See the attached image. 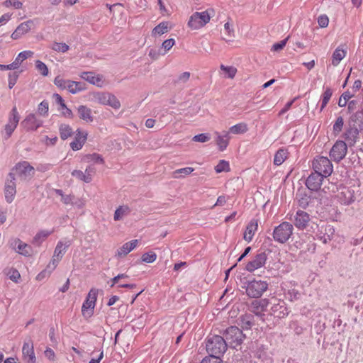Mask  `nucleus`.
Wrapping results in <instances>:
<instances>
[{"mask_svg":"<svg viewBox=\"0 0 363 363\" xmlns=\"http://www.w3.org/2000/svg\"><path fill=\"white\" fill-rule=\"evenodd\" d=\"M228 345L224 337L217 335H209L206 339V349L209 356L220 358L227 350Z\"/></svg>","mask_w":363,"mask_h":363,"instance_id":"nucleus-1","label":"nucleus"},{"mask_svg":"<svg viewBox=\"0 0 363 363\" xmlns=\"http://www.w3.org/2000/svg\"><path fill=\"white\" fill-rule=\"evenodd\" d=\"M223 337L230 347L235 348L243 342V340L245 339V335L239 328L231 326L224 331Z\"/></svg>","mask_w":363,"mask_h":363,"instance_id":"nucleus-2","label":"nucleus"},{"mask_svg":"<svg viewBox=\"0 0 363 363\" xmlns=\"http://www.w3.org/2000/svg\"><path fill=\"white\" fill-rule=\"evenodd\" d=\"M294 226L287 221L281 223L273 230L272 236L274 241L278 243H286L293 234Z\"/></svg>","mask_w":363,"mask_h":363,"instance_id":"nucleus-3","label":"nucleus"},{"mask_svg":"<svg viewBox=\"0 0 363 363\" xmlns=\"http://www.w3.org/2000/svg\"><path fill=\"white\" fill-rule=\"evenodd\" d=\"M243 288L245 289L246 294L250 298H259L268 289L267 281L262 280L248 281L245 283Z\"/></svg>","mask_w":363,"mask_h":363,"instance_id":"nucleus-4","label":"nucleus"},{"mask_svg":"<svg viewBox=\"0 0 363 363\" xmlns=\"http://www.w3.org/2000/svg\"><path fill=\"white\" fill-rule=\"evenodd\" d=\"M98 292V289H91L82 304V313L85 319H89L94 315Z\"/></svg>","mask_w":363,"mask_h":363,"instance_id":"nucleus-5","label":"nucleus"},{"mask_svg":"<svg viewBox=\"0 0 363 363\" xmlns=\"http://www.w3.org/2000/svg\"><path fill=\"white\" fill-rule=\"evenodd\" d=\"M313 171L325 177H329L333 171V165L331 161L323 156L315 157L312 163Z\"/></svg>","mask_w":363,"mask_h":363,"instance_id":"nucleus-6","label":"nucleus"},{"mask_svg":"<svg viewBox=\"0 0 363 363\" xmlns=\"http://www.w3.org/2000/svg\"><path fill=\"white\" fill-rule=\"evenodd\" d=\"M10 172H13L21 180H30L35 174V169L27 161H22L18 162L12 169Z\"/></svg>","mask_w":363,"mask_h":363,"instance_id":"nucleus-7","label":"nucleus"},{"mask_svg":"<svg viewBox=\"0 0 363 363\" xmlns=\"http://www.w3.org/2000/svg\"><path fill=\"white\" fill-rule=\"evenodd\" d=\"M354 186H341L338 189L336 198L338 202L342 205H350L356 199V191Z\"/></svg>","mask_w":363,"mask_h":363,"instance_id":"nucleus-8","label":"nucleus"},{"mask_svg":"<svg viewBox=\"0 0 363 363\" xmlns=\"http://www.w3.org/2000/svg\"><path fill=\"white\" fill-rule=\"evenodd\" d=\"M20 121V115L16 106H13L8 117L7 123L4 126L3 136L5 140L9 139L14 132Z\"/></svg>","mask_w":363,"mask_h":363,"instance_id":"nucleus-9","label":"nucleus"},{"mask_svg":"<svg viewBox=\"0 0 363 363\" xmlns=\"http://www.w3.org/2000/svg\"><path fill=\"white\" fill-rule=\"evenodd\" d=\"M4 194L5 200L8 203L13 201L16 194V177L13 172H9L6 179Z\"/></svg>","mask_w":363,"mask_h":363,"instance_id":"nucleus-10","label":"nucleus"},{"mask_svg":"<svg viewBox=\"0 0 363 363\" xmlns=\"http://www.w3.org/2000/svg\"><path fill=\"white\" fill-rule=\"evenodd\" d=\"M210 19L211 16L207 11L195 12L190 16L188 26L193 30H197L206 26Z\"/></svg>","mask_w":363,"mask_h":363,"instance_id":"nucleus-11","label":"nucleus"},{"mask_svg":"<svg viewBox=\"0 0 363 363\" xmlns=\"http://www.w3.org/2000/svg\"><path fill=\"white\" fill-rule=\"evenodd\" d=\"M96 101L99 104L109 106L117 110L121 108V103L117 97L108 92L97 93L94 96Z\"/></svg>","mask_w":363,"mask_h":363,"instance_id":"nucleus-12","label":"nucleus"},{"mask_svg":"<svg viewBox=\"0 0 363 363\" xmlns=\"http://www.w3.org/2000/svg\"><path fill=\"white\" fill-rule=\"evenodd\" d=\"M347 152V145L343 140H337L330 151V157L336 162L342 160Z\"/></svg>","mask_w":363,"mask_h":363,"instance_id":"nucleus-13","label":"nucleus"},{"mask_svg":"<svg viewBox=\"0 0 363 363\" xmlns=\"http://www.w3.org/2000/svg\"><path fill=\"white\" fill-rule=\"evenodd\" d=\"M270 314L278 318H284L289 314V310L284 301L274 299L269 301Z\"/></svg>","mask_w":363,"mask_h":363,"instance_id":"nucleus-14","label":"nucleus"},{"mask_svg":"<svg viewBox=\"0 0 363 363\" xmlns=\"http://www.w3.org/2000/svg\"><path fill=\"white\" fill-rule=\"evenodd\" d=\"M10 247L15 250L18 254L29 257L33 253V248L30 245L23 242L19 238H13L9 241Z\"/></svg>","mask_w":363,"mask_h":363,"instance_id":"nucleus-15","label":"nucleus"},{"mask_svg":"<svg viewBox=\"0 0 363 363\" xmlns=\"http://www.w3.org/2000/svg\"><path fill=\"white\" fill-rule=\"evenodd\" d=\"M267 259V254L264 251H258L253 259L249 262L246 266L245 269L250 272L262 267Z\"/></svg>","mask_w":363,"mask_h":363,"instance_id":"nucleus-16","label":"nucleus"},{"mask_svg":"<svg viewBox=\"0 0 363 363\" xmlns=\"http://www.w3.org/2000/svg\"><path fill=\"white\" fill-rule=\"evenodd\" d=\"M21 125L26 131H35L43 125V121L38 119L34 113H29L21 121Z\"/></svg>","mask_w":363,"mask_h":363,"instance_id":"nucleus-17","label":"nucleus"},{"mask_svg":"<svg viewBox=\"0 0 363 363\" xmlns=\"http://www.w3.org/2000/svg\"><path fill=\"white\" fill-rule=\"evenodd\" d=\"M326 177L313 171L307 177L305 184L307 188L313 191H317L320 189L323 179Z\"/></svg>","mask_w":363,"mask_h":363,"instance_id":"nucleus-18","label":"nucleus"},{"mask_svg":"<svg viewBox=\"0 0 363 363\" xmlns=\"http://www.w3.org/2000/svg\"><path fill=\"white\" fill-rule=\"evenodd\" d=\"M310 220V214L302 210H298L294 215V224L296 228L303 230L307 228Z\"/></svg>","mask_w":363,"mask_h":363,"instance_id":"nucleus-19","label":"nucleus"},{"mask_svg":"<svg viewBox=\"0 0 363 363\" xmlns=\"http://www.w3.org/2000/svg\"><path fill=\"white\" fill-rule=\"evenodd\" d=\"M22 358L26 363H35L36 357L33 343L31 340L25 342L22 347Z\"/></svg>","mask_w":363,"mask_h":363,"instance_id":"nucleus-20","label":"nucleus"},{"mask_svg":"<svg viewBox=\"0 0 363 363\" xmlns=\"http://www.w3.org/2000/svg\"><path fill=\"white\" fill-rule=\"evenodd\" d=\"M269 301H270L267 298L255 300L251 304L252 311L255 314V315L262 318L264 315L262 312L267 311Z\"/></svg>","mask_w":363,"mask_h":363,"instance_id":"nucleus-21","label":"nucleus"},{"mask_svg":"<svg viewBox=\"0 0 363 363\" xmlns=\"http://www.w3.org/2000/svg\"><path fill=\"white\" fill-rule=\"evenodd\" d=\"M87 133L82 131L79 128L77 130L74 140L70 143V147L74 151L79 150L82 148L87 139Z\"/></svg>","mask_w":363,"mask_h":363,"instance_id":"nucleus-22","label":"nucleus"},{"mask_svg":"<svg viewBox=\"0 0 363 363\" xmlns=\"http://www.w3.org/2000/svg\"><path fill=\"white\" fill-rule=\"evenodd\" d=\"M360 132L361 131L357 129V128L348 125L343 134V138L347 142L349 145H354L359 138V134Z\"/></svg>","mask_w":363,"mask_h":363,"instance_id":"nucleus-23","label":"nucleus"},{"mask_svg":"<svg viewBox=\"0 0 363 363\" xmlns=\"http://www.w3.org/2000/svg\"><path fill=\"white\" fill-rule=\"evenodd\" d=\"M72 244V240L67 238L58 241L54 250V257L62 259Z\"/></svg>","mask_w":363,"mask_h":363,"instance_id":"nucleus-24","label":"nucleus"},{"mask_svg":"<svg viewBox=\"0 0 363 363\" xmlns=\"http://www.w3.org/2000/svg\"><path fill=\"white\" fill-rule=\"evenodd\" d=\"M258 219L252 218L246 227V230L244 233L243 238L245 240L251 242L256 231L258 229Z\"/></svg>","mask_w":363,"mask_h":363,"instance_id":"nucleus-25","label":"nucleus"},{"mask_svg":"<svg viewBox=\"0 0 363 363\" xmlns=\"http://www.w3.org/2000/svg\"><path fill=\"white\" fill-rule=\"evenodd\" d=\"M215 134L216 135V144L218 146L219 150H225L229 144V132L223 130L221 133L216 132Z\"/></svg>","mask_w":363,"mask_h":363,"instance_id":"nucleus-26","label":"nucleus"},{"mask_svg":"<svg viewBox=\"0 0 363 363\" xmlns=\"http://www.w3.org/2000/svg\"><path fill=\"white\" fill-rule=\"evenodd\" d=\"M77 113L80 119L86 123H91L94 121L92 111L84 105H80L77 108Z\"/></svg>","mask_w":363,"mask_h":363,"instance_id":"nucleus-27","label":"nucleus"},{"mask_svg":"<svg viewBox=\"0 0 363 363\" xmlns=\"http://www.w3.org/2000/svg\"><path fill=\"white\" fill-rule=\"evenodd\" d=\"M348 125L357 128L360 131L363 130V113L362 111L353 113L348 121Z\"/></svg>","mask_w":363,"mask_h":363,"instance_id":"nucleus-28","label":"nucleus"},{"mask_svg":"<svg viewBox=\"0 0 363 363\" xmlns=\"http://www.w3.org/2000/svg\"><path fill=\"white\" fill-rule=\"evenodd\" d=\"M320 228V233H323V235L320 237V239L325 244L333 238L335 228L333 225L328 224L322 225Z\"/></svg>","mask_w":363,"mask_h":363,"instance_id":"nucleus-29","label":"nucleus"},{"mask_svg":"<svg viewBox=\"0 0 363 363\" xmlns=\"http://www.w3.org/2000/svg\"><path fill=\"white\" fill-rule=\"evenodd\" d=\"M138 240H133L124 243L117 251L116 256L124 257L134 250L138 245Z\"/></svg>","mask_w":363,"mask_h":363,"instance_id":"nucleus-30","label":"nucleus"},{"mask_svg":"<svg viewBox=\"0 0 363 363\" xmlns=\"http://www.w3.org/2000/svg\"><path fill=\"white\" fill-rule=\"evenodd\" d=\"M131 212V209L127 205L120 206L116 208L114 213L113 219L115 221L122 220L124 217L128 216Z\"/></svg>","mask_w":363,"mask_h":363,"instance_id":"nucleus-31","label":"nucleus"},{"mask_svg":"<svg viewBox=\"0 0 363 363\" xmlns=\"http://www.w3.org/2000/svg\"><path fill=\"white\" fill-rule=\"evenodd\" d=\"M291 287L288 289L287 291L285 292V296L290 301H296L301 298V292L296 289L294 286L296 285L295 282H291Z\"/></svg>","mask_w":363,"mask_h":363,"instance_id":"nucleus-32","label":"nucleus"},{"mask_svg":"<svg viewBox=\"0 0 363 363\" xmlns=\"http://www.w3.org/2000/svg\"><path fill=\"white\" fill-rule=\"evenodd\" d=\"M52 233V231L46 230H40L33 238L32 243L36 246H40Z\"/></svg>","mask_w":363,"mask_h":363,"instance_id":"nucleus-33","label":"nucleus"},{"mask_svg":"<svg viewBox=\"0 0 363 363\" xmlns=\"http://www.w3.org/2000/svg\"><path fill=\"white\" fill-rule=\"evenodd\" d=\"M239 324L243 329L249 330L253 325V316L250 314H245L239 318Z\"/></svg>","mask_w":363,"mask_h":363,"instance_id":"nucleus-34","label":"nucleus"},{"mask_svg":"<svg viewBox=\"0 0 363 363\" xmlns=\"http://www.w3.org/2000/svg\"><path fill=\"white\" fill-rule=\"evenodd\" d=\"M82 160L85 162L88 163H94V164H104V160L102 156L97 153H93V154H87L85 155Z\"/></svg>","mask_w":363,"mask_h":363,"instance_id":"nucleus-35","label":"nucleus"},{"mask_svg":"<svg viewBox=\"0 0 363 363\" xmlns=\"http://www.w3.org/2000/svg\"><path fill=\"white\" fill-rule=\"evenodd\" d=\"M67 89L72 94L79 93L84 89V84L82 82L69 80Z\"/></svg>","mask_w":363,"mask_h":363,"instance_id":"nucleus-36","label":"nucleus"},{"mask_svg":"<svg viewBox=\"0 0 363 363\" xmlns=\"http://www.w3.org/2000/svg\"><path fill=\"white\" fill-rule=\"evenodd\" d=\"M288 152L286 149L280 148L275 153L274 164L277 166L281 165L287 158Z\"/></svg>","mask_w":363,"mask_h":363,"instance_id":"nucleus-37","label":"nucleus"},{"mask_svg":"<svg viewBox=\"0 0 363 363\" xmlns=\"http://www.w3.org/2000/svg\"><path fill=\"white\" fill-rule=\"evenodd\" d=\"M81 77L94 85H99V84L101 82V79L99 76L95 75L94 73L91 72H82Z\"/></svg>","mask_w":363,"mask_h":363,"instance_id":"nucleus-38","label":"nucleus"},{"mask_svg":"<svg viewBox=\"0 0 363 363\" xmlns=\"http://www.w3.org/2000/svg\"><path fill=\"white\" fill-rule=\"evenodd\" d=\"M60 135L62 140H67L71 137L73 134V130L69 125L61 124L59 127Z\"/></svg>","mask_w":363,"mask_h":363,"instance_id":"nucleus-39","label":"nucleus"},{"mask_svg":"<svg viewBox=\"0 0 363 363\" xmlns=\"http://www.w3.org/2000/svg\"><path fill=\"white\" fill-rule=\"evenodd\" d=\"M296 198L298 206L303 208H306L311 202V196L305 193L297 194Z\"/></svg>","mask_w":363,"mask_h":363,"instance_id":"nucleus-40","label":"nucleus"},{"mask_svg":"<svg viewBox=\"0 0 363 363\" xmlns=\"http://www.w3.org/2000/svg\"><path fill=\"white\" fill-rule=\"evenodd\" d=\"M248 130V128L246 123H240L231 126L228 132L232 134H243Z\"/></svg>","mask_w":363,"mask_h":363,"instance_id":"nucleus-41","label":"nucleus"},{"mask_svg":"<svg viewBox=\"0 0 363 363\" xmlns=\"http://www.w3.org/2000/svg\"><path fill=\"white\" fill-rule=\"evenodd\" d=\"M33 52L30 50H25L21 52L13 62L16 69H18L23 61L28 57H32Z\"/></svg>","mask_w":363,"mask_h":363,"instance_id":"nucleus-42","label":"nucleus"},{"mask_svg":"<svg viewBox=\"0 0 363 363\" xmlns=\"http://www.w3.org/2000/svg\"><path fill=\"white\" fill-rule=\"evenodd\" d=\"M345 57V51L344 50L335 49L332 56V64L337 66Z\"/></svg>","mask_w":363,"mask_h":363,"instance_id":"nucleus-43","label":"nucleus"},{"mask_svg":"<svg viewBox=\"0 0 363 363\" xmlns=\"http://www.w3.org/2000/svg\"><path fill=\"white\" fill-rule=\"evenodd\" d=\"M168 31V23L166 21H163L159 23L157 26H155L152 31V35H161Z\"/></svg>","mask_w":363,"mask_h":363,"instance_id":"nucleus-44","label":"nucleus"},{"mask_svg":"<svg viewBox=\"0 0 363 363\" xmlns=\"http://www.w3.org/2000/svg\"><path fill=\"white\" fill-rule=\"evenodd\" d=\"M194 170V168L189 167L178 169L173 172V177L177 179L184 177L186 175L190 174Z\"/></svg>","mask_w":363,"mask_h":363,"instance_id":"nucleus-45","label":"nucleus"},{"mask_svg":"<svg viewBox=\"0 0 363 363\" xmlns=\"http://www.w3.org/2000/svg\"><path fill=\"white\" fill-rule=\"evenodd\" d=\"M332 89L330 88H326L322 94L320 111H323V108L327 106L332 96Z\"/></svg>","mask_w":363,"mask_h":363,"instance_id":"nucleus-46","label":"nucleus"},{"mask_svg":"<svg viewBox=\"0 0 363 363\" xmlns=\"http://www.w3.org/2000/svg\"><path fill=\"white\" fill-rule=\"evenodd\" d=\"M51 48L54 51L65 53L69 50V47L65 43L54 42L51 46Z\"/></svg>","mask_w":363,"mask_h":363,"instance_id":"nucleus-47","label":"nucleus"},{"mask_svg":"<svg viewBox=\"0 0 363 363\" xmlns=\"http://www.w3.org/2000/svg\"><path fill=\"white\" fill-rule=\"evenodd\" d=\"M343 125V118L342 116L337 117L333 126V130L335 135H337L342 131Z\"/></svg>","mask_w":363,"mask_h":363,"instance_id":"nucleus-48","label":"nucleus"},{"mask_svg":"<svg viewBox=\"0 0 363 363\" xmlns=\"http://www.w3.org/2000/svg\"><path fill=\"white\" fill-rule=\"evenodd\" d=\"M230 170L229 162L221 160L219 161L218 164L215 167V171L216 173H220L223 172H228Z\"/></svg>","mask_w":363,"mask_h":363,"instance_id":"nucleus-49","label":"nucleus"},{"mask_svg":"<svg viewBox=\"0 0 363 363\" xmlns=\"http://www.w3.org/2000/svg\"><path fill=\"white\" fill-rule=\"evenodd\" d=\"M49 110V104L48 101L43 100L40 103L38 107V112L40 116H48Z\"/></svg>","mask_w":363,"mask_h":363,"instance_id":"nucleus-50","label":"nucleus"},{"mask_svg":"<svg viewBox=\"0 0 363 363\" xmlns=\"http://www.w3.org/2000/svg\"><path fill=\"white\" fill-rule=\"evenodd\" d=\"M72 175L85 183H89L91 182V178L88 176H85L84 172L81 170H74L72 172Z\"/></svg>","mask_w":363,"mask_h":363,"instance_id":"nucleus-51","label":"nucleus"},{"mask_svg":"<svg viewBox=\"0 0 363 363\" xmlns=\"http://www.w3.org/2000/svg\"><path fill=\"white\" fill-rule=\"evenodd\" d=\"M220 69L225 72L228 78L233 79L237 73V69L233 66L220 65Z\"/></svg>","mask_w":363,"mask_h":363,"instance_id":"nucleus-52","label":"nucleus"},{"mask_svg":"<svg viewBox=\"0 0 363 363\" xmlns=\"http://www.w3.org/2000/svg\"><path fill=\"white\" fill-rule=\"evenodd\" d=\"M32 24H33V21H27L21 23L17 27V29L23 35L24 34L27 33L31 29V25Z\"/></svg>","mask_w":363,"mask_h":363,"instance_id":"nucleus-53","label":"nucleus"},{"mask_svg":"<svg viewBox=\"0 0 363 363\" xmlns=\"http://www.w3.org/2000/svg\"><path fill=\"white\" fill-rule=\"evenodd\" d=\"M157 259V255L153 252H145L142 256V261L146 263H152Z\"/></svg>","mask_w":363,"mask_h":363,"instance_id":"nucleus-54","label":"nucleus"},{"mask_svg":"<svg viewBox=\"0 0 363 363\" xmlns=\"http://www.w3.org/2000/svg\"><path fill=\"white\" fill-rule=\"evenodd\" d=\"M175 44V40L173 38H169L166 40H164L162 43V48L164 49V52L161 53V55H165L167 51H169Z\"/></svg>","mask_w":363,"mask_h":363,"instance_id":"nucleus-55","label":"nucleus"},{"mask_svg":"<svg viewBox=\"0 0 363 363\" xmlns=\"http://www.w3.org/2000/svg\"><path fill=\"white\" fill-rule=\"evenodd\" d=\"M35 67L38 72L41 73L43 76H47L48 74V69L47 65L40 60L35 62Z\"/></svg>","mask_w":363,"mask_h":363,"instance_id":"nucleus-56","label":"nucleus"},{"mask_svg":"<svg viewBox=\"0 0 363 363\" xmlns=\"http://www.w3.org/2000/svg\"><path fill=\"white\" fill-rule=\"evenodd\" d=\"M69 80L64 79L60 76H57L54 79V84L61 89H67Z\"/></svg>","mask_w":363,"mask_h":363,"instance_id":"nucleus-57","label":"nucleus"},{"mask_svg":"<svg viewBox=\"0 0 363 363\" xmlns=\"http://www.w3.org/2000/svg\"><path fill=\"white\" fill-rule=\"evenodd\" d=\"M7 275L9 277V279L12 280L13 281L17 283L18 281V279L21 277L20 273L18 271L14 268H11L9 269V272H7Z\"/></svg>","mask_w":363,"mask_h":363,"instance_id":"nucleus-58","label":"nucleus"},{"mask_svg":"<svg viewBox=\"0 0 363 363\" xmlns=\"http://www.w3.org/2000/svg\"><path fill=\"white\" fill-rule=\"evenodd\" d=\"M211 136L208 133H201L196 135H194L192 138V140L194 142L199 143H206L210 140Z\"/></svg>","mask_w":363,"mask_h":363,"instance_id":"nucleus-59","label":"nucleus"},{"mask_svg":"<svg viewBox=\"0 0 363 363\" xmlns=\"http://www.w3.org/2000/svg\"><path fill=\"white\" fill-rule=\"evenodd\" d=\"M190 76L191 74L189 72H184L179 75L177 79L174 81V83H186L189 81Z\"/></svg>","mask_w":363,"mask_h":363,"instance_id":"nucleus-60","label":"nucleus"},{"mask_svg":"<svg viewBox=\"0 0 363 363\" xmlns=\"http://www.w3.org/2000/svg\"><path fill=\"white\" fill-rule=\"evenodd\" d=\"M18 78V74L16 72L9 73V88L12 89L16 84Z\"/></svg>","mask_w":363,"mask_h":363,"instance_id":"nucleus-61","label":"nucleus"},{"mask_svg":"<svg viewBox=\"0 0 363 363\" xmlns=\"http://www.w3.org/2000/svg\"><path fill=\"white\" fill-rule=\"evenodd\" d=\"M201 363H223V361L218 356H207L202 359Z\"/></svg>","mask_w":363,"mask_h":363,"instance_id":"nucleus-62","label":"nucleus"},{"mask_svg":"<svg viewBox=\"0 0 363 363\" xmlns=\"http://www.w3.org/2000/svg\"><path fill=\"white\" fill-rule=\"evenodd\" d=\"M288 38H286L281 40L279 43H274L272 45V47L271 48V50L272 51H274V52H277V51H279V50H282L284 48V46L286 45V44L287 43V40H288Z\"/></svg>","mask_w":363,"mask_h":363,"instance_id":"nucleus-63","label":"nucleus"},{"mask_svg":"<svg viewBox=\"0 0 363 363\" xmlns=\"http://www.w3.org/2000/svg\"><path fill=\"white\" fill-rule=\"evenodd\" d=\"M4 5L7 7L12 6L16 9H20L22 8L23 4L18 0H6Z\"/></svg>","mask_w":363,"mask_h":363,"instance_id":"nucleus-64","label":"nucleus"}]
</instances>
